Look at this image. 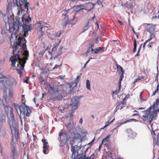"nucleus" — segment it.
I'll list each match as a JSON object with an SVG mask.
<instances>
[{
    "instance_id": "1",
    "label": "nucleus",
    "mask_w": 159,
    "mask_h": 159,
    "mask_svg": "<svg viewBox=\"0 0 159 159\" xmlns=\"http://www.w3.org/2000/svg\"><path fill=\"white\" fill-rule=\"evenodd\" d=\"M11 8V3L8 2L7 6V14L4 15L3 13H1L6 24H7V22L9 25L8 31L11 33V37L10 40L11 41L13 37H15L16 41L14 42L13 49L16 47L17 50L22 49L23 51V53H25L27 55L28 54V51L26 50V41L24 37H20V36H18L16 34L18 31L19 25L16 20V21H14V16Z\"/></svg>"
},
{
    "instance_id": "2",
    "label": "nucleus",
    "mask_w": 159,
    "mask_h": 159,
    "mask_svg": "<svg viewBox=\"0 0 159 159\" xmlns=\"http://www.w3.org/2000/svg\"><path fill=\"white\" fill-rule=\"evenodd\" d=\"M23 51L22 49L17 50L16 48L15 47L13 49L12 54L13 55L10 58V60L11 62V66H14L16 62L17 61L18 64L17 67L20 66V68L17 69L18 73L20 75L22 74L21 70H23L26 63V61L28 59L29 56V52L27 55L26 54L23 53Z\"/></svg>"
},
{
    "instance_id": "3",
    "label": "nucleus",
    "mask_w": 159,
    "mask_h": 159,
    "mask_svg": "<svg viewBox=\"0 0 159 159\" xmlns=\"http://www.w3.org/2000/svg\"><path fill=\"white\" fill-rule=\"evenodd\" d=\"M159 111V101L157 100L152 106L150 107L145 111V115H143L141 117L145 122L148 123V127L150 125L152 129V124L151 122L153 120L155 119V118L157 116V113Z\"/></svg>"
},
{
    "instance_id": "4",
    "label": "nucleus",
    "mask_w": 159,
    "mask_h": 159,
    "mask_svg": "<svg viewBox=\"0 0 159 159\" xmlns=\"http://www.w3.org/2000/svg\"><path fill=\"white\" fill-rule=\"evenodd\" d=\"M48 87H49L48 92L51 94L52 99L61 100L63 98L64 93L62 90V86L54 85L52 87L49 85Z\"/></svg>"
},
{
    "instance_id": "5",
    "label": "nucleus",
    "mask_w": 159,
    "mask_h": 159,
    "mask_svg": "<svg viewBox=\"0 0 159 159\" xmlns=\"http://www.w3.org/2000/svg\"><path fill=\"white\" fill-rule=\"evenodd\" d=\"M2 78L4 79L0 80V84L4 92H6L7 89L11 86H15L16 85L17 82L15 79L11 77H6L0 73V79Z\"/></svg>"
},
{
    "instance_id": "6",
    "label": "nucleus",
    "mask_w": 159,
    "mask_h": 159,
    "mask_svg": "<svg viewBox=\"0 0 159 159\" xmlns=\"http://www.w3.org/2000/svg\"><path fill=\"white\" fill-rule=\"evenodd\" d=\"M90 144H88V145H85L84 146H77L75 145L74 147H77L75 148V150L78 154L81 157V159H93L94 156V153L90 156V157H87L85 154L86 152L88 151L89 147L88 146Z\"/></svg>"
},
{
    "instance_id": "7",
    "label": "nucleus",
    "mask_w": 159,
    "mask_h": 159,
    "mask_svg": "<svg viewBox=\"0 0 159 159\" xmlns=\"http://www.w3.org/2000/svg\"><path fill=\"white\" fill-rule=\"evenodd\" d=\"M31 19L29 16L27 18H24V15L20 18L17 17L16 21H17L20 26H22L25 32H27L30 30V26L29 23L31 21Z\"/></svg>"
},
{
    "instance_id": "8",
    "label": "nucleus",
    "mask_w": 159,
    "mask_h": 159,
    "mask_svg": "<svg viewBox=\"0 0 159 159\" xmlns=\"http://www.w3.org/2000/svg\"><path fill=\"white\" fill-rule=\"evenodd\" d=\"M66 132L61 130L59 133L58 140L60 143V146L62 147L66 144V142L69 140Z\"/></svg>"
},
{
    "instance_id": "9",
    "label": "nucleus",
    "mask_w": 159,
    "mask_h": 159,
    "mask_svg": "<svg viewBox=\"0 0 159 159\" xmlns=\"http://www.w3.org/2000/svg\"><path fill=\"white\" fill-rule=\"evenodd\" d=\"M17 108L21 113H23L27 116H29L31 112L30 108L25 105V103H22L20 106H18Z\"/></svg>"
},
{
    "instance_id": "10",
    "label": "nucleus",
    "mask_w": 159,
    "mask_h": 159,
    "mask_svg": "<svg viewBox=\"0 0 159 159\" xmlns=\"http://www.w3.org/2000/svg\"><path fill=\"white\" fill-rule=\"evenodd\" d=\"M26 1L27 0H16L14 2L15 5L18 7V12L17 14L18 15L23 14L24 11L21 6L22 5L25 4Z\"/></svg>"
},
{
    "instance_id": "11",
    "label": "nucleus",
    "mask_w": 159,
    "mask_h": 159,
    "mask_svg": "<svg viewBox=\"0 0 159 159\" xmlns=\"http://www.w3.org/2000/svg\"><path fill=\"white\" fill-rule=\"evenodd\" d=\"M80 97L75 96L70 100V105L72 106V110H75L78 108V105L80 102Z\"/></svg>"
},
{
    "instance_id": "12",
    "label": "nucleus",
    "mask_w": 159,
    "mask_h": 159,
    "mask_svg": "<svg viewBox=\"0 0 159 159\" xmlns=\"http://www.w3.org/2000/svg\"><path fill=\"white\" fill-rule=\"evenodd\" d=\"M147 25L150 26V27L147 28V31H148L150 34L149 38L147 40V42H150L152 39H154L155 37L154 34L155 30L154 27L152 26L151 25L149 24H147Z\"/></svg>"
},
{
    "instance_id": "13",
    "label": "nucleus",
    "mask_w": 159,
    "mask_h": 159,
    "mask_svg": "<svg viewBox=\"0 0 159 159\" xmlns=\"http://www.w3.org/2000/svg\"><path fill=\"white\" fill-rule=\"evenodd\" d=\"M76 148H77V147L71 146V151L72 152V155L71 156L72 159H81V157L77 153V152L75 150Z\"/></svg>"
},
{
    "instance_id": "14",
    "label": "nucleus",
    "mask_w": 159,
    "mask_h": 159,
    "mask_svg": "<svg viewBox=\"0 0 159 159\" xmlns=\"http://www.w3.org/2000/svg\"><path fill=\"white\" fill-rule=\"evenodd\" d=\"M45 23H42L40 22H38L37 24L38 27V29L39 30V38H40L44 34L43 32L42 31V29L43 27H45L44 26V24Z\"/></svg>"
},
{
    "instance_id": "15",
    "label": "nucleus",
    "mask_w": 159,
    "mask_h": 159,
    "mask_svg": "<svg viewBox=\"0 0 159 159\" xmlns=\"http://www.w3.org/2000/svg\"><path fill=\"white\" fill-rule=\"evenodd\" d=\"M9 125L12 133L13 131L16 132L17 130V125L16 123L15 122L14 120H10Z\"/></svg>"
},
{
    "instance_id": "16",
    "label": "nucleus",
    "mask_w": 159,
    "mask_h": 159,
    "mask_svg": "<svg viewBox=\"0 0 159 159\" xmlns=\"http://www.w3.org/2000/svg\"><path fill=\"white\" fill-rule=\"evenodd\" d=\"M125 98H124L122 102L118 101L117 102L116 104L117 106L116 107V111L118 110L120 108V109L125 107L126 106V103L125 102Z\"/></svg>"
},
{
    "instance_id": "17",
    "label": "nucleus",
    "mask_w": 159,
    "mask_h": 159,
    "mask_svg": "<svg viewBox=\"0 0 159 159\" xmlns=\"http://www.w3.org/2000/svg\"><path fill=\"white\" fill-rule=\"evenodd\" d=\"M94 45V43H91L90 46L88 48L87 51L85 53L87 55H90L93 53V48Z\"/></svg>"
},
{
    "instance_id": "18",
    "label": "nucleus",
    "mask_w": 159,
    "mask_h": 159,
    "mask_svg": "<svg viewBox=\"0 0 159 159\" xmlns=\"http://www.w3.org/2000/svg\"><path fill=\"white\" fill-rule=\"evenodd\" d=\"M61 42V40H60L58 43H56L55 46L53 47L51 52H49L50 54L51 55L54 54L57 51V49L58 48L60 43Z\"/></svg>"
},
{
    "instance_id": "19",
    "label": "nucleus",
    "mask_w": 159,
    "mask_h": 159,
    "mask_svg": "<svg viewBox=\"0 0 159 159\" xmlns=\"http://www.w3.org/2000/svg\"><path fill=\"white\" fill-rule=\"evenodd\" d=\"M80 76H77L74 82L71 83L70 86L73 87H76L80 80Z\"/></svg>"
},
{
    "instance_id": "20",
    "label": "nucleus",
    "mask_w": 159,
    "mask_h": 159,
    "mask_svg": "<svg viewBox=\"0 0 159 159\" xmlns=\"http://www.w3.org/2000/svg\"><path fill=\"white\" fill-rule=\"evenodd\" d=\"M42 141L43 143V148L44 149L43 152L44 154H46L47 153L46 151L48 149V142H46L45 139H42Z\"/></svg>"
},
{
    "instance_id": "21",
    "label": "nucleus",
    "mask_w": 159,
    "mask_h": 159,
    "mask_svg": "<svg viewBox=\"0 0 159 159\" xmlns=\"http://www.w3.org/2000/svg\"><path fill=\"white\" fill-rule=\"evenodd\" d=\"M12 156L11 159H17L18 156V153L17 152L15 151L14 148L12 149Z\"/></svg>"
},
{
    "instance_id": "22",
    "label": "nucleus",
    "mask_w": 159,
    "mask_h": 159,
    "mask_svg": "<svg viewBox=\"0 0 159 159\" xmlns=\"http://www.w3.org/2000/svg\"><path fill=\"white\" fill-rule=\"evenodd\" d=\"M94 6V4L91 2H88L85 4V7H87V10L88 11H89L93 8Z\"/></svg>"
},
{
    "instance_id": "23",
    "label": "nucleus",
    "mask_w": 159,
    "mask_h": 159,
    "mask_svg": "<svg viewBox=\"0 0 159 159\" xmlns=\"http://www.w3.org/2000/svg\"><path fill=\"white\" fill-rule=\"evenodd\" d=\"M127 132L129 134V136L131 138H133L135 137L136 134L135 133L133 132L131 129H127Z\"/></svg>"
},
{
    "instance_id": "24",
    "label": "nucleus",
    "mask_w": 159,
    "mask_h": 159,
    "mask_svg": "<svg viewBox=\"0 0 159 159\" xmlns=\"http://www.w3.org/2000/svg\"><path fill=\"white\" fill-rule=\"evenodd\" d=\"M110 135L107 136L105 139H104L102 142V144H103L105 145H108L109 140L108 139L110 138Z\"/></svg>"
},
{
    "instance_id": "25",
    "label": "nucleus",
    "mask_w": 159,
    "mask_h": 159,
    "mask_svg": "<svg viewBox=\"0 0 159 159\" xmlns=\"http://www.w3.org/2000/svg\"><path fill=\"white\" fill-rule=\"evenodd\" d=\"M136 121L137 120L135 119H130L127 120L125 121L124 122H120V123H118V126H120V125H122V124H124L125 123H127L128 122H130L132 121Z\"/></svg>"
},
{
    "instance_id": "26",
    "label": "nucleus",
    "mask_w": 159,
    "mask_h": 159,
    "mask_svg": "<svg viewBox=\"0 0 159 159\" xmlns=\"http://www.w3.org/2000/svg\"><path fill=\"white\" fill-rule=\"evenodd\" d=\"M125 71H121L120 73V80L119 82V84H121V81H122L124 77V74Z\"/></svg>"
},
{
    "instance_id": "27",
    "label": "nucleus",
    "mask_w": 159,
    "mask_h": 159,
    "mask_svg": "<svg viewBox=\"0 0 159 159\" xmlns=\"http://www.w3.org/2000/svg\"><path fill=\"white\" fill-rule=\"evenodd\" d=\"M5 134V132L4 129L0 126V136H4Z\"/></svg>"
},
{
    "instance_id": "28",
    "label": "nucleus",
    "mask_w": 159,
    "mask_h": 159,
    "mask_svg": "<svg viewBox=\"0 0 159 159\" xmlns=\"http://www.w3.org/2000/svg\"><path fill=\"white\" fill-rule=\"evenodd\" d=\"M121 87V84H119L118 88L115 91H113L112 93V94H115L116 95L120 91Z\"/></svg>"
},
{
    "instance_id": "29",
    "label": "nucleus",
    "mask_w": 159,
    "mask_h": 159,
    "mask_svg": "<svg viewBox=\"0 0 159 159\" xmlns=\"http://www.w3.org/2000/svg\"><path fill=\"white\" fill-rule=\"evenodd\" d=\"M6 119L5 116L4 115L0 116V122L3 123L5 122Z\"/></svg>"
},
{
    "instance_id": "30",
    "label": "nucleus",
    "mask_w": 159,
    "mask_h": 159,
    "mask_svg": "<svg viewBox=\"0 0 159 159\" xmlns=\"http://www.w3.org/2000/svg\"><path fill=\"white\" fill-rule=\"evenodd\" d=\"M115 120V118H114L113 119L111 122H109V121H107V122H106L105 123V126L103 127V128H102L100 129H104V128L108 126L110 124L112 123L113 121Z\"/></svg>"
},
{
    "instance_id": "31",
    "label": "nucleus",
    "mask_w": 159,
    "mask_h": 159,
    "mask_svg": "<svg viewBox=\"0 0 159 159\" xmlns=\"http://www.w3.org/2000/svg\"><path fill=\"white\" fill-rule=\"evenodd\" d=\"M70 10H71V9H69L67 11L64 10L62 11L61 13L62 15H63L66 17V16H67V14L69 12V11Z\"/></svg>"
},
{
    "instance_id": "32",
    "label": "nucleus",
    "mask_w": 159,
    "mask_h": 159,
    "mask_svg": "<svg viewBox=\"0 0 159 159\" xmlns=\"http://www.w3.org/2000/svg\"><path fill=\"white\" fill-rule=\"evenodd\" d=\"M90 84L89 80H87L86 81V87L89 90H90Z\"/></svg>"
},
{
    "instance_id": "33",
    "label": "nucleus",
    "mask_w": 159,
    "mask_h": 159,
    "mask_svg": "<svg viewBox=\"0 0 159 159\" xmlns=\"http://www.w3.org/2000/svg\"><path fill=\"white\" fill-rule=\"evenodd\" d=\"M14 86H11L8 89H7L9 90L8 94L10 97H13V93H12V91L10 89L11 88V87H13ZM7 91L6 92H5V93H6L7 92Z\"/></svg>"
},
{
    "instance_id": "34",
    "label": "nucleus",
    "mask_w": 159,
    "mask_h": 159,
    "mask_svg": "<svg viewBox=\"0 0 159 159\" xmlns=\"http://www.w3.org/2000/svg\"><path fill=\"white\" fill-rule=\"evenodd\" d=\"M80 137V135L79 134H75V136L74 137H73V139L72 140V141H75V139H77L79 138V137Z\"/></svg>"
},
{
    "instance_id": "35",
    "label": "nucleus",
    "mask_w": 159,
    "mask_h": 159,
    "mask_svg": "<svg viewBox=\"0 0 159 159\" xmlns=\"http://www.w3.org/2000/svg\"><path fill=\"white\" fill-rule=\"evenodd\" d=\"M11 110H10V115H11V120H14V114L13 113V109L12 108H10Z\"/></svg>"
},
{
    "instance_id": "36",
    "label": "nucleus",
    "mask_w": 159,
    "mask_h": 159,
    "mask_svg": "<svg viewBox=\"0 0 159 159\" xmlns=\"http://www.w3.org/2000/svg\"><path fill=\"white\" fill-rule=\"evenodd\" d=\"M116 66L118 70H120V72L124 71L123 68L119 65L116 64Z\"/></svg>"
},
{
    "instance_id": "37",
    "label": "nucleus",
    "mask_w": 159,
    "mask_h": 159,
    "mask_svg": "<svg viewBox=\"0 0 159 159\" xmlns=\"http://www.w3.org/2000/svg\"><path fill=\"white\" fill-rule=\"evenodd\" d=\"M63 49V47H61L60 48L57 53L58 55H60L62 53V50Z\"/></svg>"
},
{
    "instance_id": "38",
    "label": "nucleus",
    "mask_w": 159,
    "mask_h": 159,
    "mask_svg": "<svg viewBox=\"0 0 159 159\" xmlns=\"http://www.w3.org/2000/svg\"><path fill=\"white\" fill-rule=\"evenodd\" d=\"M159 89V84H158L157 85V89L153 93L152 95H155L156 93H157L159 92V91H158Z\"/></svg>"
},
{
    "instance_id": "39",
    "label": "nucleus",
    "mask_w": 159,
    "mask_h": 159,
    "mask_svg": "<svg viewBox=\"0 0 159 159\" xmlns=\"http://www.w3.org/2000/svg\"><path fill=\"white\" fill-rule=\"evenodd\" d=\"M25 9H26L27 11H28L29 10V7L30 5L28 2H25Z\"/></svg>"
},
{
    "instance_id": "40",
    "label": "nucleus",
    "mask_w": 159,
    "mask_h": 159,
    "mask_svg": "<svg viewBox=\"0 0 159 159\" xmlns=\"http://www.w3.org/2000/svg\"><path fill=\"white\" fill-rule=\"evenodd\" d=\"M141 45H142V44H141L140 45V46L138 50L137 51V54L135 55V57H136V56H139V53L140 52V49H141Z\"/></svg>"
},
{
    "instance_id": "41",
    "label": "nucleus",
    "mask_w": 159,
    "mask_h": 159,
    "mask_svg": "<svg viewBox=\"0 0 159 159\" xmlns=\"http://www.w3.org/2000/svg\"><path fill=\"white\" fill-rule=\"evenodd\" d=\"M89 27V21H88L87 24L85 26V30H88Z\"/></svg>"
},
{
    "instance_id": "42",
    "label": "nucleus",
    "mask_w": 159,
    "mask_h": 159,
    "mask_svg": "<svg viewBox=\"0 0 159 159\" xmlns=\"http://www.w3.org/2000/svg\"><path fill=\"white\" fill-rule=\"evenodd\" d=\"M62 65V63H61L60 65H56L53 68V70L58 68L59 67L61 66Z\"/></svg>"
},
{
    "instance_id": "43",
    "label": "nucleus",
    "mask_w": 159,
    "mask_h": 159,
    "mask_svg": "<svg viewBox=\"0 0 159 159\" xmlns=\"http://www.w3.org/2000/svg\"><path fill=\"white\" fill-rule=\"evenodd\" d=\"M61 33H57L54 34H53V36H58V37H60V35H61Z\"/></svg>"
},
{
    "instance_id": "44",
    "label": "nucleus",
    "mask_w": 159,
    "mask_h": 159,
    "mask_svg": "<svg viewBox=\"0 0 159 159\" xmlns=\"http://www.w3.org/2000/svg\"><path fill=\"white\" fill-rule=\"evenodd\" d=\"M127 4H126V6L127 7L128 9H131L132 8V6L131 4L130 3H129V5L127 6Z\"/></svg>"
},
{
    "instance_id": "45",
    "label": "nucleus",
    "mask_w": 159,
    "mask_h": 159,
    "mask_svg": "<svg viewBox=\"0 0 159 159\" xmlns=\"http://www.w3.org/2000/svg\"><path fill=\"white\" fill-rule=\"evenodd\" d=\"M102 144H101V145H99V146L98 148V149H97L96 150H95L96 152H98L100 151V150L101 148V147Z\"/></svg>"
},
{
    "instance_id": "46",
    "label": "nucleus",
    "mask_w": 159,
    "mask_h": 159,
    "mask_svg": "<svg viewBox=\"0 0 159 159\" xmlns=\"http://www.w3.org/2000/svg\"><path fill=\"white\" fill-rule=\"evenodd\" d=\"M97 48L99 52H100V51H102V50L104 49V48L99 47L98 48Z\"/></svg>"
},
{
    "instance_id": "47",
    "label": "nucleus",
    "mask_w": 159,
    "mask_h": 159,
    "mask_svg": "<svg viewBox=\"0 0 159 159\" xmlns=\"http://www.w3.org/2000/svg\"><path fill=\"white\" fill-rule=\"evenodd\" d=\"M142 93H143V92H141L140 94V95H139L140 99V101H143L144 100L143 98H142Z\"/></svg>"
},
{
    "instance_id": "48",
    "label": "nucleus",
    "mask_w": 159,
    "mask_h": 159,
    "mask_svg": "<svg viewBox=\"0 0 159 159\" xmlns=\"http://www.w3.org/2000/svg\"><path fill=\"white\" fill-rule=\"evenodd\" d=\"M137 45H134V48L133 49V52H135L136 51Z\"/></svg>"
},
{
    "instance_id": "49",
    "label": "nucleus",
    "mask_w": 159,
    "mask_h": 159,
    "mask_svg": "<svg viewBox=\"0 0 159 159\" xmlns=\"http://www.w3.org/2000/svg\"><path fill=\"white\" fill-rule=\"evenodd\" d=\"M93 53L95 54H97L99 53V52L98 51L97 48H96L93 50Z\"/></svg>"
},
{
    "instance_id": "50",
    "label": "nucleus",
    "mask_w": 159,
    "mask_h": 159,
    "mask_svg": "<svg viewBox=\"0 0 159 159\" xmlns=\"http://www.w3.org/2000/svg\"><path fill=\"white\" fill-rule=\"evenodd\" d=\"M29 79V78L28 77H27L26 78V80H24V82L25 83H28V81Z\"/></svg>"
},
{
    "instance_id": "51",
    "label": "nucleus",
    "mask_w": 159,
    "mask_h": 159,
    "mask_svg": "<svg viewBox=\"0 0 159 159\" xmlns=\"http://www.w3.org/2000/svg\"><path fill=\"white\" fill-rule=\"evenodd\" d=\"M75 110L72 109V111L70 114V117H72L73 116V113Z\"/></svg>"
},
{
    "instance_id": "52",
    "label": "nucleus",
    "mask_w": 159,
    "mask_h": 159,
    "mask_svg": "<svg viewBox=\"0 0 159 159\" xmlns=\"http://www.w3.org/2000/svg\"><path fill=\"white\" fill-rule=\"evenodd\" d=\"M48 38L51 40H52L54 39V38L53 37H51L50 34H48Z\"/></svg>"
},
{
    "instance_id": "53",
    "label": "nucleus",
    "mask_w": 159,
    "mask_h": 159,
    "mask_svg": "<svg viewBox=\"0 0 159 159\" xmlns=\"http://www.w3.org/2000/svg\"><path fill=\"white\" fill-rule=\"evenodd\" d=\"M134 112H136L137 113L135 114H134L132 115V116H138V113H137V112H138V111H134Z\"/></svg>"
},
{
    "instance_id": "54",
    "label": "nucleus",
    "mask_w": 159,
    "mask_h": 159,
    "mask_svg": "<svg viewBox=\"0 0 159 159\" xmlns=\"http://www.w3.org/2000/svg\"><path fill=\"white\" fill-rule=\"evenodd\" d=\"M83 120H82V118H80V121H79V123L80 124H82L83 123Z\"/></svg>"
},
{
    "instance_id": "55",
    "label": "nucleus",
    "mask_w": 159,
    "mask_h": 159,
    "mask_svg": "<svg viewBox=\"0 0 159 159\" xmlns=\"http://www.w3.org/2000/svg\"><path fill=\"white\" fill-rule=\"evenodd\" d=\"M97 3L100 5V4H102V2L100 0H98L97 1Z\"/></svg>"
},
{
    "instance_id": "56",
    "label": "nucleus",
    "mask_w": 159,
    "mask_h": 159,
    "mask_svg": "<svg viewBox=\"0 0 159 159\" xmlns=\"http://www.w3.org/2000/svg\"><path fill=\"white\" fill-rule=\"evenodd\" d=\"M118 22L119 24H120V25H123V23L121 21H120V20H118Z\"/></svg>"
},
{
    "instance_id": "57",
    "label": "nucleus",
    "mask_w": 159,
    "mask_h": 159,
    "mask_svg": "<svg viewBox=\"0 0 159 159\" xmlns=\"http://www.w3.org/2000/svg\"><path fill=\"white\" fill-rule=\"evenodd\" d=\"M4 60H1L0 61V63L1 64H2L4 63Z\"/></svg>"
},
{
    "instance_id": "58",
    "label": "nucleus",
    "mask_w": 159,
    "mask_h": 159,
    "mask_svg": "<svg viewBox=\"0 0 159 159\" xmlns=\"http://www.w3.org/2000/svg\"><path fill=\"white\" fill-rule=\"evenodd\" d=\"M132 30L133 31V33H134V34H135V35H137V33H136V32H135V31L134 30V28L132 27Z\"/></svg>"
},
{
    "instance_id": "59",
    "label": "nucleus",
    "mask_w": 159,
    "mask_h": 159,
    "mask_svg": "<svg viewBox=\"0 0 159 159\" xmlns=\"http://www.w3.org/2000/svg\"><path fill=\"white\" fill-rule=\"evenodd\" d=\"M134 45H137L136 40L134 39Z\"/></svg>"
},
{
    "instance_id": "60",
    "label": "nucleus",
    "mask_w": 159,
    "mask_h": 159,
    "mask_svg": "<svg viewBox=\"0 0 159 159\" xmlns=\"http://www.w3.org/2000/svg\"><path fill=\"white\" fill-rule=\"evenodd\" d=\"M92 57L90 58H89V59L86 62V63H85V65H87L89 62L90 59H92Z\"/></svg>"
},
{
    "instance_id": "61",
    "label": "nucleus",
    "mask_w": 159,
    "mask_h": 159,
    "mask_svg": "<svg viewBox=\"0 0 159 159\" xmlns=\"http://www.w3.org/2000/svg\"><path fill=\"white\" fill-rule=\"evenodd\" d=\"M143 78V76H140L139 77L138 79L139 80H141Z\"/></svg>"
},
{
    "instance_id": "62",
    "label": "nucleus",
    "mask_w": 159,
    "mask_h": 159,
    "mask_svg": "<svg viewBox=\"0 0 159 159\" xmlns=\"http://www.w3.org/2000/svg\"><path fill=\"white\" fill-rule=\"evenodd\" d=\"M148 42H147V40L143 44V48L145 47L146 44V43Z\"/></svg>"
},
{
    "instance_id": "63",
    "label": "nucleus",
    "mask_w": 159,
    "mask_h": 159,
    "mask_svg": "<svg viewBox=\"0 0 159 159\" xmlns=\"http://www.w3.org/2000/svg\"><path fill=\"white\" fill-rule=\"evenodd\" d=\"M151 134L152 135V134H153L154 135H155L154 131L153 130H152V131L151 132Z\"/></svg>"
},
{
    "instance_id": "64",
    "label": "nucleus",
    "mask_w": 159,
    "mask_h": 159,
    "mask_svg": "<svg viewBox=\"0 0 159 159\" xmlns=\"http://www.w3.org/2000/svg\"><path fill=\"white\" fill-rule=\"evenodd\" d=\"M95 18V16H94L91 19H90L89 20H93L94 18Z\"/></svg>"
}]
</instances>
